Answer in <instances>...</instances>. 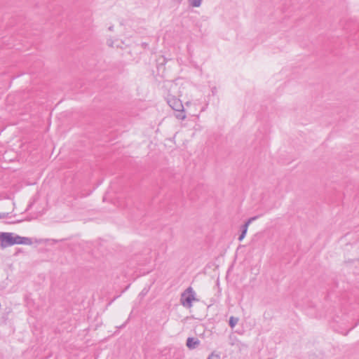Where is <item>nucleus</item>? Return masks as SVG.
Returning <instances> with one entry per match:
<instances>
[{"mask_svg": "<svg viewBox=\"0 0 359 359\" xmlns=\"http://www.w3.org/2000/svg\"><path fill=\"white\" fill-rule=\"evenodd\" d=\"M1 247L4 248L8 246H11L15 244H24L30 245L32 244V241L30 238L22 237L18 235H15L13 233H1L0 234Z\"/></svg>", "mask_w": 359, "mask_h": 359, "instance_id": "1", "label": "nucleus"}, {"mask_svg": "<svg viewBox=\"0 0 359 359\" xmlns=\"http://www.w3.org/2000/svg\"><path fill=\"white\" fill-rule=\"evenodd\" d=\"M196 300L197 299L195 298V292L191 287H189L181 294L180 302L186 308H191L193 301Z\"/></svg>", "mask_w": 359, "mask_h": 359, "instance_id": "2", "label": "nucleus"}, {"mask_svg": "<svg viewBox=\"0 0 359 359\" xmlns=\"http://www.w3.org/2000/svg\"><path fill=\"white\" fill-rule=\"evenodd\" d=\"M168 104L176 111H183L184 107L181 100L174 96H171L168 98Z\"/></svg>", "mask_w": 359, "mask_h": 359, "instance_id": "3", "label": "nucleus"}, {"mask_svg": "<svg viewBox=\"0 0 359 359\" xmlns=\"http://www.w3.org/2000/svg\"><path fill=\"white\" fill-rule=\"evenodd\" d=\"M258 218L257 216H255V217H250L245 223L244 225H243L242 226V232L241 233V235L239 236L238 237V240L239 241H242L244 237L245 236V234L247 233V231H248V228L249 226V225L255 220H256Z\"/></svg>", "mask_w": 359, "mask_h": 359, "instance_id": "4", "label": "nucleus"}, {"mask_svg": "<svg viewBox=\"0 0 359 359\" xmlns=\"http://www.w3.org/2000/svg\"><path fill=\"white\" fill-rule=\"evenodd\" d=\"M200 344V341L194 337H189L187 340V346L190 349H194L197 347V346Z\"/></svg>", "mask_w": 359, "mask_h": 359, "instance_id": "5", "label": "nucleus"}, {"mask_svg": "<svg viewBox=\"0 0 359 359\" xmlns=\"http://www.w3.org/2000/svg\"><path fill=\"white\" fill-rule=\"evenodd\" d=\"M203 0H188L190 6L193 7H199L202 4Z\"/></svg>", "mask_w": 359, "mask_h": 359, "instance_id": "6", "label": "nucleus"}, {"mask_svg": "<svg viewBox=\"0 0 359 359\" xmlns=\"http://www.w3.org/2000/svg\"><path fill=\"white\" fill-rule=\"evenodd\" d=\"M238 322V318L231 316L229 318V325L231 328H233Z\"/></svg>", "mask_w": 359, "mask_h": 359, "instance_id": "7", "label": "nucleus"}, {"mask_svg": "<svg viewBox=\"0 0 359 359\" xmlns=\"http://www.w3.org/2000/svg\"><path fill=\"white\" fill-rule=\"evenodd\" d=\"M179 113L177 114H176V117L178 118V119H181V120H184L186 118V115L184 114V110L183 111H178Z\"/></svg>", "mask_w": 359, "mask_h": 359, "instance_id": "8", "label": "nucleus"}, {"mask_svg": "<svg viewBox=\"0 0 359 359\" xmlns=\"http://www.w3.org/2000/svg\"><path fill=\"white\" fill-rule=\"evenodd\" d=\"M208 359H220V357L218 354L212 353L209 355Z\"/></svg>", "mask_w": 359, "mask_h": 359, "instance_id": "9", "label": "nucleus"}, {"mask_svg": "<svg viewBox=\"0 0 359 359\" xmlns=\"http://www.w3.org/2000/svg\"><path fill=\"white\" fill-rule=\"evenodd\" d=\"M8 213L6 212H0V219H5L7 217Z\"/></svg>", "mask_w": 359, "mask_h": 359, "instance_id": "10", "label": "nucleus"}, {"mask_svg": "<svg viewBox=\"0 0 359 359\" xmlns=\"http://www.w3.org/2000/svg\"><path fill=\"white\" fill-rule=\"evenodd\" d=\"M174 1H175V2L176 4H181V3H182V0H174Z\"/></svg>", "mask_w": 359, "mask_h": 359, "instance_id": "11", "label": "nucleus"}, {"mask_svg": "<svg viewBox=\"0 0 359 359\" xmlns=\"http://www.w3.org/2000/svg\"><path fill=\"white\" fill-rule=\"evenodd\" d=\"M109 29L110 31H112V30H113V27H109Z\"/></svg>", "mask_w": 359, "mask_h": 359, "instance_id": "12", "label": "nucleus"}]
</instances>
